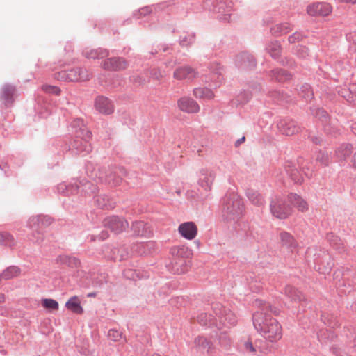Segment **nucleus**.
<instances>
[{"mask_svg": "<svg viewBox=\"0 0 356 356\" xmlns=\"http://www.w3.org/2000/svg\"><path fill=\"white\" fill-rule=\"evenodd\" d=\"M321 321L327 327L335 329L341 325L338 316L328 312H323L321 316Z\"/></svg>", "mask_w": 356, "mask_h": 356, "instance_id": "obj_28", "label": "nucleus"}, {"mask_svg": "<svg viewBox=\"0 0 356 356\" xmlns=\"http://www.w3.org/2000/svg\"><path fill=\"white\" fill-rule=\"evenodd\" d=\"M190 262V260H184V259H171L169 264V269L174 274H184L188 270Z\"/></svg>", "mask_w": 356, "mask_h": 356, "instance_id": "obj_18", "label": "nucleus"}, {"mask_svg": "<svg viewBox=\"0 0 356 356\" xmlns=\"http://www.w3.org/2000/svg\"><path fill=\"white\" fill-rule=\"evenodd\" d=\"M177 105L179 108L188 113H196L200 111V106L192 98L183 97L178 99Z\"/></svg>", "mask_w": 356, "mask_h": 356, "instance_id": "obj_15", "label": "nucleus"}, {"mask_svg": "<svg viewBox=\"0 0 356 356\" xmlns=\"http://www.w3.org/2000/svg\"><path fill=\"white\" fill-rule=\"evenodd\" d=\"M42 89L46 93L53 94L57 96L60 95L61 92L60 88L55 86L43 85L42 86Z\"/></svg>", "mask_w": 356, "mask_h": 356, "instance_id": "obj_52", "label": "nucleus"}, {"mask_svg": "<svg viewBox=\"0 0 356 356\" xmlns=\"http://www.w3.org/2000/svg\"><path fill=\"white\" fill-rule=\"evenodd\" d=\"M220 321L225 325H235L237 323V317L229 309H226L222 314V320Z\"/></svg>", "mask_w": 356, "mask_h": 356, "instance_id": "obj_39", "label": "nucleus"}, {"mask_svg": "<svg viewBox=\"0 0 356 356\" xmlns=\"http://www.w3.org/2000/svg\"><path fill=\"white\" fill-rule=\"evenodd\" d=\"M91 77L92 73L79 67L61 70L54 74V78L60 81H86Z\"/></svg>", "mask_w": 356, "mask_h": 356, "instance_id": "obj_5", "label": "nucleus"}, {"mask_svg": "<svg viewBox=\"0 0 356 356\" xmlns=\"http://www.w3.org/2000/svg\"><path fill=\"white\" fill-rule=\"evenodd\" d=\"M208 92H211L207 88H197L193 90V95L196 98H202Z\"/></svg>", "mask_w": 356, "mask_h": 356, "instance_id": "obj_58", "label": "nucleus"}, {"mask_svg": "<svg viewBox=\"0 0 356 356\" xmlns=\"http://www.w3.org/2000/svg\"><path fill=\"white\" fill-rule=\"evenodd\" d=\"M74 130V136L69 145V151L74 155L87 154L92 151L90 142L92 133L80 119L74 120L72 122Z\"/></svg>", "mask_w": 356, "mask_h": 356, "instance_id": "obj_2", "label": "nucleus"}, {"mask_svg": "<svg viewBox=\"0 0 356 356\" xmlns=\"http://www.w3.org/2000/svg\"><path fill=\"white\" fill-rule=\"evenodd\" d=\"M303 35L300 32H295L288 38L289 43L293 44L302 40Z\"/></svg>", "mask_w": 356, "mask_h": 356, "instance_id": "obj_60", "label": "nucleus"}, {"mask_svg": "<svg viewBox=\"0 0 356 356\" xmlns=\"http://www.w3.org/2000/svg\"><path fill=\"white\" fill-rule=\"evenodd\" d=\"M54 219L47 215H37L31 217L28 220V227L33 231L42 230L52 224Z\"/></svg>", "mask_w": 356, "mask_h": 356, "instance_id": "obj_13", "label": "nucleus"}, {"mask_svg": "<svg viewBox=\"0 0 356 356\" xmlns=\"http://www.w3.org/2000/svg\"><path fill=\"white\" fill-rule=\"evenodd\" d=\"M302 89V92H306L305 95H303V97L306 99V100L313 98L314 94L311 90V87L309 85L303 86Z\"/></svg>", "mask_w": 356, "mask_h": 356, "instance_id": "obj_63", "label": "nucleus"}, {"mask_svg": "<svg viewBox=\"0 0 356 356\" xmlns=\"http://www.w3.org/2000/svg\"><path fill=\"white\" fill-rule=\"evenodd\" d=\"M294 54L300 58L305 59L309 55V49L303 45H298L294 49Z\"/></svg>", "mask_w": 356, "mask_h": 356, "instance_id": "obj_47", "label": "nucleus"}, {"mask_svg": "<svg viewBox=\"0 0 356 356\" xmlns=\"http://www.w3.org/2000/svg\"><path fill=\"white\" fill-rule=\"evenodd\" d=\"M245 211L242 198L234 192L227 193L222 199V216L227 221H236Z\"/></svg>", "mask_w": 356, "mask_h": 356, "instance_id": "obj_3", "label": "nucleus"}, {"mask_svg": "<svg viewBox=\"0 0 356 356\" xmlns=\"http://www.w3.org/2000/svg\"><path fill=\"white\" fill-rule=\"evenodd\" d=\"M215 174L207 169H202L200 173L199 184L206 191L211 189V186L215 179Z\"/></svg>", "mask_w": 356, "mask_h": 356, "instance_id": "obj_20", "label": "nucleus"}, {"mask_svg": "<svg viewBox=\"0 0 356 356\" xmlns=\"http://www.w3.org/2000/svg\"><path fill=\"white\" fill-rule=\"evenodd\" d=\"M108 338L113 341H118L122 338L121 332L115 329H111L108 334Z\"/></svg>", "mask_w": 356, "mask_h": 356, "instance_id": "obj_55", "label": "nucleus"}, {"mask_svg": "<svg viewBox=\"0 0 356 356\" xmlns=\"http://www.w3.org/2000/svg\"><path fill=\"white\" fill-rule=\"evenodd\" d=\"M284 169L289 175L291 180L295 184H301L303 181V177L300 172L295 168L294 164L291 161H286L284 163Z\"/></svg>", "mask_w": 356, "mask_h": 356, "instance_id": "obj_26", "label": "nucleus"}, {"mask_svg": "<svg viewBox=\"0 0 356 356\" xmlns=\"http://www.w3.org/2000/svg\"><path fill=\"white\" fill-rule=\"evenodd\" d=\"M108 236H109V234H108V232L107 231H102L97 236L92 235L90 236V241H95L97 239H98L99 241H104V240L108 238Z\"/></svg>", "mask_w": 356, "mask_h": 356, "instance_id": "obj_62", "label": "nucleus"}, {"mask_svg": "<svg viewBox=\"0 0 356 356\" xmlns=\"http://www.w3.org/2000/svg\"><path fill=\"white\" fill-rule=\"evenodd\" d=\"M21 273V269L16 266H10L6 268L1 273H0L1 280H10L18 277Z\"/></svg>", "mask_w": 356, "mask_h": 356, "instance_id": "obj_37", "label": "nucleus"}, {"mask_svg": "<svg viewBox=\"0 0 356 356\" xmlns=\"http://www.w3.org/2000/svg\"><path fill=\"white\" fill-rule=\"evenodd\" d=\"M293 27L290 24L284 22L275 24L270 28V33L275 37H279L285 35L291 31Z\"/></svg>", "mask_w": 356, "mask_h": 356, "instance_id": "obj_35", "label": "nucleus"}, {"mask_svg": "<svg viewBox=\"0 0 356 356\" xmlns=\"http://www.w3.org/2000/svg\"><path fill=\"white\" fill-rule=\"evenodd\" d=\"M344 92L350 93L351 97H349L350 103L356 104V84H352L348 90H345Z\"/></svg>", "mask_w": 356, "mask_h": 356, "instance_id": "obj_57", "label": "nucleus"}, {"mask_svg": "<svg viewBox=\"0 0 356 356\" xmlns=\"http://www.w3.org/2000/svg\"><path fill=\"white\" fill-rule=\"evenodd\" d=\"M211 321V315L207 313H202L197 316L198 323L204 326L211 325L212 324Z\"/></svg>", "mask_w": 356, "mask_h": 356, "instance_id": "obj_51", "label": "nucleus"}, {"mask_svg": "<svg viewBox=\"0 0 356 356\" xmlns=\"http://www.w3.org/2000/svg\"><path fill=\"white\" fill-rule=\"evenodd\" d=\"M326 238L333 248L338 250H341L344 248L341 239L333 233H328L326 236Z\"/></svg>", "mask_w": 356, "mask_h": 356, "instance_id": "obj_41", "label": "nucleus"}, {"mask_svg": "<svg viewBox=\"0 0 356 356\" xmlns=\"http://www.w3.org/2000/svg\"><path fill=\"white\" fill-rule=\"evenodd\" d=\"M236 66L242 70H252L257 66V60L251 54L243 51L237 54L235 57Z\"/></svg>", "mask_w": 356, "mask_h": 356, "instance_id": "obj_10", "label": "nucleus"}, {"mask_svg": "<svg viewBox=\"0 0 356 356\" xmlns=\"http://www.w3.org/2000/svg\"><path fill=\"white\" fill-rule=\"evenodd\" d=\"M280 239L281 246L293 252V250L298 247V242L293 236L286 231H282L280 233Z\"/></svg>", "mask_w": 356, "mask_h": 356, "instance_id": "obj_21", "label": "nucleus"}, {"mask_svg": "<svg viewBox=\"0 0 356 356\" xmlns=\"http://www.w3.org/2000/svg\"><path fill=\"white\" fill-rule=\"evenodd\" d=\"M311 111L312 115L321 120L323 124L330 120L328 113L323 108L313 106L311 107Z\"/></svg>", "mask_w": 356, "mask_h": 356, "instance_id": "obj_40", "label": "nucleus"}, {"mask_svg": "<svg viewBox=\"0 0 356 356\" xmlns=\"http://www.w3.org/2000/svg\"><path fill=\"white\" fill-rule=\"evenodd\" d=\"M266 50L273 59L276 60L280 58L282 48L279 41L273 40L267 44Z\"/></svg>", "mask_w": 356, "mask_h": 356, "instance_id": "obj_32", "label": "nucleus"}, {"mask_svg": "<svg viewBox=\"0 0 356 356\" xmlns=\"http://www.w3.org/2000/svg\"><path fill=\"white\" fill-rule=\"evenodd\" d=\"M95 108L101 113L110 115L114 111L112 102L106 97L98 96L95 101Z\"/></svg>", "mask_w": 356, "mask_h": 356, "instance_id": "obj_16", "label": "nucleus"}, {"mask_svg": "<svg viewBox=\"0 0 356 356\" xmlns=\"http://www.w3.org/2000/svg\"><path fill=\"white\" fill-rule=\"evenodd\" d=\"M285 295L294 302H306L303 293L293 286L288 285L284 289Z\"/></svg>", "mask_w": 356, "mask_h": 356, "instance_id": "obj_31", "label": "nucleus"}, {"mask_svg": "<svg viewBox=\"0 0 356 356\" xmlns=\"http://www.w3.org/2000/svg\"><path fill=\"white\" fill-rule=\"evenodd\" d=\"M17 92L16 86L10 83H5L0 92V100L5 108L13 106L15 102V96Z\"/></svg>", "mask_w": 356, "mask_h": 356, "instance_id": "obj_14", "label": "nucleus"}, {"mask_svg": "<svg viewBox=\"0 0 356 356\" xmlns=\"http://www.w3.org/2000/svg\"><path fill=\"white\" fill-rule=\"evenodd\" d=\"M42 305L43 307L50 310H58V302L51 298H45L42 300Z\"/></svg>", "mask_w": 356, "mask_h": 356, "instance_id": "obj_49", "label": "nucleus"}, {"mask_svg": "<svg viewBox=\"0 0 356 356\" xmlns=\"http://www.w3.org/2000/svg\"><path fill=\"white\" fill-rule=\"evenodd\" d=\"M129 79L134 84H138L139 86H143L145 83V78L140 75H133L130 76Z\"/></svg>", "mask_w": 356, "mask_h": 356, "instance_id": "obj_61", "label": "nucleus"}, {"mask_svg": "<svg viewBox=\"0 0 356 356\" xmlns=\"http://www.w3.org/2000/svg\"><path fill=\"white\" fill-rule=\"evenodd\" d=\"M218 344L225 350H228L232 345V340L226 332H221L218 336Z\"/></svg>", "mask_w": 356, "mask_h": 356, "instance_id": "obj_43", "label": "nucleus"}, {"mask_svg": "<svg viewBox=\"0 0 356 356\" xmlns=\"http://www.w3.org/2000/svg\"><path fill=\"white\" fill-rule=\"evenodd\" d=\"M316 160L323 166H327L330 163V156L328 153L324 151H319L316 154Z\"/></svg>", "mask_w": 356, "mask_h": 356, "instance_id": "obj_48", "label": "nucleus"}, {"mask_svg": "<svg viewBox=\"0 0 356 356\" xmlns=\"http://www.w3.org/2000/svg\"><path fill=\"white\" fill-rule=\"evenodd\" d=\"M353 152V146L350 143L341 145L336 150V154L340 159L346 160Z\"/></svg>", "mask_w": 356, "mask_h": 356, "instance_id": "obj_38", "label": "nucleus"}, {"mask_svg": "<svg viewBox=\"0 0 356 356\" xmlns=\"http://www.w3.org/2000/svg\"><path fill=\"white\" fill-rule=\"evenodd\" d=\"M288 200L291 204L296 207L299 211L305 212L309 209L307 202L296 193H289L288 195Z\"/></svg>", "mask_w": 356, "mask_h": 356, "instance_id": "obj_29", "label": "nucleus"}, {"mask_svg": "<svg viewBox=\"0 0 356 356\" xmlns=\"http://www.w3.org/2000/svg\"><path fill=\"white\" fill-rule=\"evenodd\" d=\"M151 79L159 81L163 78V74L159 68H152L149 70Z\"/></svg>", "mask_w": 356, "mask_h": 356, "instance_id": "obj_54", "label": "nucleus"}, {"mask_svg": "<svg viewBox=\"0 0 356 356\" xmlns=\"http://www.w3.org/2000/svg\"><path fill=\"white\" fill-rule=\"evenodd\" d=\"M145 223L144 221H135L131 224V229L135 236H143L145 233Z\"/></svg>", "mask_w": 356, "mask_h": 356, "instance_id": "obj_45", "label": "nucleus"}, {"mask_svg": "<svg viewBox=\"0 0 356 356\" xmlns=\"http://www.w3.org/2000/svg\"><path fill=\"white\" fill-rule=\"evenodd\" d=\"M332 10L331 5L325 2H315L307 6V13L314 17L328 16Z\"/></svg>", "mask_w": 356, "mask_h": 356, "instance_id": "obj_12", "label": "nucleus"}, {"mask_svg": "<svg viewBox=\"0 0 356 356\" xmlns=\"http://www.w3.org/2000/svg\"><path fill=\"white\" fill-rule=\"evenodd\" d=\"M103 225L106 228L116 234L122 233L129 227V222L125 218L115 215L104 218Z\"/></svg>", "mask_w": 356, "mask_h": 356, "instance_id": "obj_7", "label": "nucleus"}, {"mask_svg": "<svg viewBox=\"0 0 356 356\" xmlns=\"http://www.w3.org/2000/svg\"><path fill=\"white\" fill-rule=\"evenodd\" d=\"M245 194L248 200L256 206H261L265 202L263 196L257 191L252 188H248L247 189Z\"/></svg>", "mask_w": 356, "mask_h": 356, "instance_id": "obj_36", "label": "nucleus"}, {"mask_svg": "<svg viewBox=\"0 0 356 356\" xmlns=\"http://www.w3.org/2000/svg\"><path fill=\"white\" fill-rule=\"evenodd\" d=\"M79 185L77 184V182H75L74 184H65L63 183H61L58 185L57 189L58 193L63 194L65 196L70 195V192L67 191V188H71L72 193H78L79 187H83V191H85L86 193H89L88 190L91 193H95L96 190V186L93 185L91 182L86 181L85 179H83L81 181H79Z\"/></svg>", "mask_w": 356, "mask_h": 356, "instance_id": "obj_8", "label": "nucleus"}, {"mask_svg": "<svg viewBox=\"0 0 356 356\" xmlns=\"http://www.w3.org/2000/svg\"><path fill=\"white\" fill-rule=\"evenodd\" d=\"M129 66L128 61L123 57L114 56L107 58L101 63V67L106 71L118 72L126 70Z\"/></svg>", "mask_w": 356, "mask_h": 356, "instance_id": "obj_9", "label": "nucleus"}, {"mask_svg": "<svg viewBox=\"0 0 356 356\" xmlns=\"http://www.w3.org/2000/svg\"><path fill=\"white\" fill-rule=\"evenodd\" d=\"M277 127L279 131L286 136H293L301 131V127L298 122L290 118L281 119Z\"/></svg>", "mask_w": 356, "mask_h": 356, "instance_id": "obj_11", "label": "nucleus"}, {"mask_svg": "<svg viewBox=\"0 0 356 356\" xmlns=\"http://www.w3.org/2000/svg\"><path fill=\"white\" fill-rule=\"evenodd\" d=\"M83 55L88 59H103L108 56L109 51L106 49L102 48L86 49L83 51Z\"/></svg>", "mask_w": 356, "mask_h": 356, "instance_id": "obj_27", "label": "nucleus"}, {"mask_svg": "<svg viewBox=\"0 0 356 356\" xmlns=\"http://www.w3.org/2000/svg\"><path fill=\"white\" fill-rule=\"evenodd\" d=\"M270 210L272 215L279 219H286L292 213V208L286 204L285 200L277 196L272 198Z\"/></svg>", "mask_w": 356, "mask_h": 356, "instance_id": "obj_6", "label": "nucleus"}, {"mask_svg": "<svg viewBox=\"0 0 356 356\" xmlns=\"http://www.w3.org/2000/svg\"><path fill=\"white\" fill-rule=\"evenodd\" d=\"M120 250L124 251V249H119L117 248H114L113 249H112L111 252H113V255L111 257H110V259L113 261L118 260L119 261H121L125 259L123 254H120V256L116 255V253L118 254L120 252Z\"/></svg>", "mask_w": 356, "mask_h": 356, "instance_id": "obj_59", "label": "nucleus"}, {"mask_svg": "<svg viewBox=\"0 0 356 356\" xmlns=\"http://www.w3.org/2000/svg\"><path fill=\"white\" fill-rule=\"evenodd\" d=\"M195 347L201 351H206L208 355H212L215 347L212 342L204 336H198L194 340Z\"/></svg>", "mask_w": 356, "mask_h": 356, "instance_id": "obj_23", "label": "nucleus"}, {"mask_svg": "<svg viewBox=\"0 0 356 356\" xmlns=\"http://www.w3.org/2000/svg\"><path fill=\"white\" fill-rule=\"evenodd\" d=\"M270 76L272 80H275L278 82H284L290 80L292 75L289 72L284 69L277 68L270 72Z\"/></svg>", "mask_w": 356, "mask_h": 356, "instance_id": "obj_30", "label": "nucleus"}, {"mask_svg": "<svg viewBox=\"0 0 356 356\" xmlns=\"http://www.w3.org/2000/svg\"><path fill=\"white\" fill-rule=\"evenodd\" d=\"M323 126L325 133L327 135L337 136L339 134V130L338 128L332 125L330 120L327 122L323 123Z\"/></svg>", "mask_w": 356, "mask_h": 356, "instance_id": "obj_50", "label": "nucleus"}, {"mask_svg": "<svg viewBox=\"0 0 356 356\" xmlns=\"http://www.w3.org/2000/svg\"><path fill=\"white\" fill-rule=\"evenodd\" d=\"M31 240L38 244L43 242L44 239V234L42 230L38 229V231H33Z\"/></svg>", "mask_w": 356, "mask_h": 356, "instance_id": "obj_53", "label": "nucleus"}, {"mask_svg": "<svg viewBox=\"0 0 356 356\" xmlns=\"http://www.w3.org/2000/svg\"><path fill=\"white\" fill-rule=\"evenodd\" d=\"M95 204L101 209H113L116 206L115 201L106 195L95 196Z\"/></svg>", "mask_w": 356, "mask_h": 356, "instance_id": "obj_25", "label": "nucleus"}, {"mask_svg": "<svg viewBox=\"0 0 356 356\" xmlns=\"http://www.w3.org/2000/svg\"><path fill=\"white\" fill-rule=\"evenodd\" d=\"M195 35H190L181 38L179 43L182 47H188L195 42Z\"/></svg>", "mask_w": 356, "mask_h": 356, "instance_id": "obj_56", "label": "nucleus"}, {"mask_svg": "<svg viewBox=\"0 0 356 356\" xmlns=\"http://www.w3.org/2000/svg\"><path fill=\"white\" fill-rule=\"evenodd\" d=\"M127 172L125 168L122 166H108L101 168L98 170V175L92 173L89 175L91 179L96 180L97 179L101 183H104L110 187H116L120 186L122 181V177H126Z\"/></svg>", "mask_w": 356, "mask_h": 356, "instance_id": "obj_4", "label": "nucleus"}, {"mask_svg": "<svg viewBox=\"0 0 356 356\" xmlns=\"http://www.w3.org/2000/svg\"><path fill=\"white\" fill-rule=\"evenodd\" d=\"M211 309L213 312V314L222 320V314L226 310L227 308L223 307V305L219 302H215L211 303Z\"/></svg>", "mask_w": 356, "mask_h": 356, "instance_id": "obj_46", "label": "nucleus"}, {"mask_svg": "<svg viewBox=\"0 0 356 356\" xmlns=\"http://www.w3.org/2000/svg\"><path fill=\"white\" fill-rule=\"evenodd\" d=\"M256 303L257 305L260 307V310L259 311H263L264 309V312L266 313V314H268V312H270V313L275 314V316H277L279 314H280V309L275 307H272L270 304L268 303H266V302H262L261 300H256Z\"/></svg>", "mask_w": 356, "mask_h": 356, "instance_id": "obj_44", "label": "nucleus"}, {"mask_svg": "<svg viewBox=\"0 0 356 356\" xmlns=\"http://www.w3.org/2000/svg\"><path fill=\"white\" fill-rule=\"evenodd\" d=\"M123 277L129 280L137 281L149 277V273L147 271L126 268L122 272Z\"/></svg>", "mask_w": 356, "mask_h": 356, "instance_id": "obj_22", "label": "nucleus"}, {"mask_svg": "<svg viewBox=\"0 0 356 356\" xmlns=\"http://www.w3.org/2000/svg\"><path fill=\"white\" fill-rule=\"evenodd\" d=\"M171 259L190 260L191 250L186 246H175L170 249Z\"/></svg>", "mask_w": 356, "mask_h": 356, "instance_id": "obj_24", "label": "nucleus"}, {"mask_svg": "<svg viewBox=\"0 0 356 356\" xmlns=\"http://www.w3.org/2000/svg\"><path fill=\"white\" fill-rule=\"evenodd\" d=\"M152 12L150 7L146 6L138 10V13L140 16H146Z\"/></svg>", "mask_w": 356, "mask_h": 356, "instance_id": "obj_64", "label": "nucleus"}, {"mask_svg": "<svg viewBox=\"0 0 356 356\" xmlns=\"http://www.w3.org/2000/svg\"><path fill=\"white\" fill-rule=\"evenodd\" d=\"M0 244L12 248L15 246V241L9 232H0Z\"/></svg>", "mask_w": 356, "mask_h": 356, "instance_id": "obj_42", "label": "nucleus"}, {"mask_svg": "<svg viewBox=\"0 0 356 356\" xmlns=\"http://www.w3.org/2000/svg\"><path fill=\"white\" fill-rule=\"evenodd\" d=\"M197 72L196 70L189 65H184L177 67L174 73L173 76L177 80H193L196 77Z\"/></svg>", "mask_w": 356, "mask_h": 356, "instance_id": "obj_17", "label": "nucleus"}, {"mask_svg": "<svg viewBox=\"0 0 356 356\" xmlns=\"http://www.w3.org/2000/svg\"><path fill=\"white\" fill-rule=\"evenodd\" d=\"M56 262L70 268H78L81 265V261L77 257L65 254L57 257Z\"/></svg>", "mask_w": 356, "mask_h": 356, "instance_id": "obj_33", "label": "nucleus"}, {"mask_svg": "<svg viewBox=\"0 0 356 356\" xmlns=\"http://www.w3.org/2000/svg\"><path fill=\"white\" fill-rule=\"evenodd\" d=\"M179 234L188 240L193 239L197 233V227L193 222L181 223L178 228Z\"/></svg>", "mask_w": 356, "mask_h": 356, "instance_id": "obj_19", "label": "nucleus"}, {"mask_svg": "<svg viewBox=\"0 0 356 356\" xmlns=\"http://www.w3.org/2000/svg\"><path fill=\"white\" fill-rule=\"evenodd\" d=\"M252 321L254 328L264 338L270 342H276L282 337V328L280 323L270 314L263 311H257L253 314Z\"/></svg>", "mask_w": 356, "mask_h": 356, "instance_id": "obj_1", "label": "nucleus"}, {"mask_svg": "<svg viewBox=\"0 0 356 356\" xmlns=\"http://www.w3.org/2000/svg\"><path fill=\"white\" fill-rule=\"evenodd\" d=\"M66 308L72 312L76 314H82L83 309L81 305V302L76 296L71 297L65 303Z\"/></svg>", "mask_w": 356, "mask_h": 356, "instance_id": "obj_34", "label": "nucleus"}]
</instances>
